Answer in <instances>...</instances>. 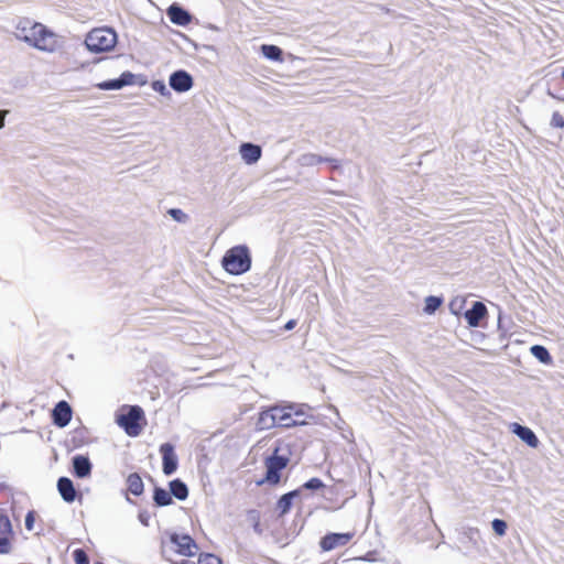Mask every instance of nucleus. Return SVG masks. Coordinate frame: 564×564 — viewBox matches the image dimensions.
Returning a JSON list of instances; mask_svg holds the SVG:
<instances>
[{
	"label": "nucleus",
	"instance_id": "nucleus-1",
	"mask_svg": "<svg viewBox=\"0 0 564 564\" xmlns=\"http://www.w3.org/2000/svg\"><path fill=\"white\" fill-rule=\"evenodd\" d=\"M307 415L303 405L289 403L276 404L262 410L256 423L258 431L271 430L275 426L293 427L307 424Z\"/></svg>",
	"mask_w": 564,
	"mask_h": 564
},
{
	"label": "nucleus",
	"instance_id": "nucleus-2",
	"mask_svg": "<svg viewBox=\"0 0 564 564\" xmlns=\"http://www.w3.org/2000/svg\"><path fill=\"white\" fill-rule=\"evenodd\" d=\"M17 31L20 39L37 50L54 52L58 46L57 36L51 30L29 18L19 21Z\"/></svg>",
	"mask_w": 564,
	"mask_h": 564
},
{
	"label": "nucleus",
	"instance_id": "nucleus-3",
	"mask_svg": "<svg viewBox=\"0 0 564 564\" xmlns=\"http://www.w3.org/2000/svg\"><path fill=\"white\" fill-rule=\"evenodd\" d=\"M223 268L232 275H240L250 270L251 257L246 246H235L226 251L223 260Z\"/></svg>",
	"mask_w": 564,
	"mask_h": 564
},
{
	"label": "nucleus",
	"instance_id": "nucleus-4",
	"mask_svg": "<svg viewBox=\"0 0 564 564\" xmlns=\"http://www.w3.org/2000/svg\"><path fill=\"white\" fill-rule=\"evenodd\" d=\"M85 44L90 52H108L116 46L117 34L109 28H96L87 34Z\"/></svg>",
	"mask_w": 564,
	"mask_h": 564
},
{
	"label": "nucleus",
	"instance_id": "nucleus-5",
	"mask_svg": "<svg viewBox=\"0 0 564 564\" xmlns=\"http://www.w3.org/2000/svg\"><path fill=\"white\" fill-rule=\"evenodd\" d=\"M279 449L274 451V454L265 458L264 465L267 468L265 476L262 480L258 481V485L264 482L275 486L281 480V471L288 466L289 458L285 456L278 455Z\"/></svg>",
	"mask_w": 564,
	"mask_h": 564
},
{
	"label": "nucleus",
	"instance_id": "nucleus-6",
	"mask_svg": "<svg viewBox=\"0 0 564 564\" xmlns=\"http://www.w3.org/2000/svg\"><path fill=\"white\" fill-rule=\"evenodd\" d=\"M143 419V411L140 406H130L128 412L118 417V424L124 429L128 435L138 436L142 426L140 421Z\"/></svg>",
	"mask_w": 564,
	"mask_h": 564
},
{
	"label": "nucleus",
	"instance_id": "nucleus-7",
	"mask_svg": "<svg viewBox=\"0 0 564 564\" xmlns=\"http://www.w3.org/2000/svg\"><path fill=\"white\" fill-rule=\"evenodd\" d=\"M15 533L8 514L0 512V554H9L13 550Z\"/></svg>",
	"mask_w": 564,
	"mask_h": 564
},
{
	"label": "nucleus",
	"instance_id": "nucleus-8",
	"mask_svg": "<svg viewBox=\"0 0 564 564\" xmlns=\"http://www.w3.org/2000/svg\"><path fill=\"white\" fill-rule=\"evenodd\" d=\"M169 547L171 551L182 556H193L197 550L195 541L187 534H172L170 536Z\"/></svg>",
	"mask_w": 564,
	"mask_h": 564
},
{
	"label": "nucleus",
	"instance_id": "nucleus-9",
	"mask_svg": "<svg viewBox=\"0 0 564 564\" xmlns=\"http://www.w3.org/2000/svg\"><path fill=\"white\" fill-rule=\"evenodd\" d=\"M160 453L162 455V467L165 475H172L177 469V456L174 451V446L171 443H163L160 446Z\"/></svg>",
	"mask_w": 564,
	"mask_h": 564
},
{
	"label": "nucleus",
	"instance_id": "nucleus-10",
	"mask_svg": "<svg viewBox=\"0 0 564 564\" xmlns=\"http://www.w3.org/2000/svg\"><path fill=\"white\" fill-rule=\"evenodd\" d=\"M354 538V533H328L321 540L323 551H332L338 546H344Z\"/></svg>",
	"mask_w": 564,
	"mask_h": 564
},
{
	"label": "nucleus",
	"instance_id": "nucleus-11",
	"mask_svg": "<svg viewBox=\"0 0 564 564\" xmlns=\"http://www.w3.org/2000/svg\"><path fill=\"white\" fill-rule=\"evenodd\" d=\"M72 408L66 401H59L52 412V419L56 426L65 427L72 420Z\"/></svg>",
	"mask_w": 564,
	"mask_h": 564
},
{
	"label": "nucleus",
	"instance_id": "nucleus-12",
	"mask_svg": "<svg viewBox=\"0 0 564 564\" xmlns=\"http://www.w3.org/2000/svg\"><path fill=\"white\" fill-rule=\"evenodd\" d=\"M170 86L178 93L187 91L193 86L192 76L185 70H177L170 77Z\"/></svg>",
	"mask_w": 564,
	"mask_h": 564
},
{
	"label": "nucleus",
	"instance_id": "nucleus-13",
	"mask_svg": "<svg viewBox=\"0 0 564 564\" xmlns=\"http://www.w3.org/2000/svg\"><path fill=\"white\" fill-rule=\"evenodd\" d=\"M488 314L487 307L482 302H475L473 307L465 313V318L469 326L477 327L480 321Z\"/></svg>",
	"mask_w": 564,
	"mask_h": 564
},
{
	"label": "nucleus",
	"instance_id": "nucleus-14",
	"mask_svg": "<svg viewBox=\"0 0 564 564\" xmlns=\"http://www.w3.org/2000/svg\"><path fill=\"white\" fill-rule=\"evenodd\" d=\"M133 74H131L130 72H124L121 74L120 78L105 80L102 83L97 84V87L101 90L120 89L123 86L133 84Z\"/></svg>",
	"mask_w": 564,
	"mask_h": 564
},
{
	"label": "nucleus",
	"instance_id": "nucleus-15",
	"mask_svg": "<svg viewBox=\"0 0 564 564\" xmlns=\"http://www.w3.org/2000/svg\"><path fill=\"white\" fill-rule=\"evenodd\" d=\"M74 474L78 478L88 477L91 473V464L88 457L76 455L73 458Z\"/></svg>",
	"mask_w": 564,
	"mask_h": 564
},
{
	"label": "nucleus",
	"instance_id": "nucleus-16",
	"mask_svg": "<svg viewBox=\"0 0 564 564\" xmlns=\"http://www.w3.org/2000/svg\"><path fill=\"white\" fill-rule=\"evenodd\" d=\"M57 489L66 502H73L76 498V490L73 481L67 477H61L57 481Z\"/></svg>",
	"mask_w": 564,
	"mask_h": 564
},
{
	"label": "nucleus",
	"instance_id": "nucleus-17",
	"mask_svg": "<svg viewBox=\"0 0 564 564\" xmlns=\"http://www.w3.org/2000/svg\"><path fill=\"white\" fill-rule=\"evenodd\" d=\"M170 20L178 25H186L191 22V15L183 8L173 4L167 9Z\"/></svg>",
	"mask_w": 564,
	"mask_h": 564
},
{
	"label": "nucleus",
	"instance_id": "nucleus-18",
	"mask_svg": "<svg viewBox=\"0 0 564 564\" xmlns=\"http://www.w3.org/2000/svg\"><path fill=\"white\" fill-rule=\"evenodd\" d=\"M523 442H525L529 446L535 448L539 445V440L536 435L527 426H522L518 423L513 424L512 430Z\"/></svg>",
	"mask_w": 564,
	"mask_h": 564
},
{
	"label": "nucleus",
	"instance_id": "nucleus-19",
	"mask_svg": "<svg viewBox=\"0 0 564 564\" xmlns=\"http://www.w3.org/2000/svg\"><path fill=\"white\" fill-rule=\"evenodd\" d=\"M240 154L248 164H252L260 159L261 148L252 143H243L240 147Z\"/></svg>",
	"mask_w": 564,
	"mask_h": 564
},
{
	"label": "nucleus",
	"instance_id": "nucleus-20",
	"mask_svg": "<svg viewBox=\"0 0 564 564\" xmlns=\"http://www.w3.org/2000/svg\"><path fill=\"white\" fill-rule=\"evenodd\" d=\"M128 491L134 496L143 494L144 485L141 476L137 473H132L127 478Z\"/></svg>",
	"mask_w": 564,
	"mask_h": 564
},
{
	"label": "nucleus",
	"instance_id": "nucleus-21",
	"mask_svg": "<svg viewBox=\"0 0 564 564\" xmlns=\"http://www.w3.org/2000/svg\"><path fill=\"white\" fill-rule=\"evenodd\" d=\"M300 494L299 490L290 491L285 495H283L276 502V510L279 511L280 516H283L288 513L292 507V500L293 498L297 497Z\"/></svg>",
	"mask_w": 564,
	"mask_h": 564
},
{
	"label": "nucleus",
	"instance_id": "nucleus-22",
	"mask_svg": "<svg viewBox=\"0 0 564 564\" xmlns=\"http://www.w3.org/2000/svg\"><path fill=\"white\" fill-rule=\"evenodd\" d=\"M170 492L178 500H185L188 496V489L185 482L181 479L170 481Z\"/></svg>",
	"mask_w": 564,
	"mask_h": 564
},
{
	"label": "nucleus",
	"instance_id": "nucleus-23",
	"mask_svg": "<svg viewBox=\"0 0 564 564\" xmlns=\"http://www.w3.org/2000/svg\"><path fill=\"white\" fill-rule=\"evenodd\" d=\"M261 52L268 59L283 62L282 50L276 45L263 44L261 45Z\"/></svg>",
	"mask_w": 564,
	"mask_h": 564
},
{
	"label": "nucleus",
	"instance_id": "nucleus-24",
	"mask_svg": "<svg viewBox=\"0 0 564 564\" xmlns=\"http://www.w3.org/2000/svg\"><path fill=\"white\" fill-rule=\"evenodd\" d=\"M153 499H154V502L160 507L169 506L173 501L171 492L166 491L163 488H159V487L154 489Z\"/></svg>",
	"mask_w": 564,
	"mask_h": 564
},
{
	"label": "nucleus",
	"instance_id": "nucleus-25",
	"mask_svg": "<svg viewBox=\"0 0 564 564\" xmlns=\"http://www.w3.org/2000/svg\"><path fill=\"white\" fill-rule=\"evenodd\" d=\"M532 355L538 358L541 362L549 364L551 362V355L549 350L540 345H534L531 347Z\"/></svg>",
	"mask_w": 564,
	"mask_h": 564
},
{
	"label": "nucleus",
	"instance_id": "nucleus-26",
	"mask_svg": "<svg viewBox=\"0 0 564 564\" xmlns=\"http://www.w3.org/2000/svg\"><path fill=\"white\" fill-rule=\"evenodd\" d=\"M247 520L253 527L254 531L261 532V516L260 512L256 509H251L247 511Z\"/></svg>",
	"mask_w": 564,
	"mask_h": 564
},
{
	"label": "nucleus",
	"instance_id": "nucleus-27",
	"mask_svg": "<svg viewBox=\"0 0 564 564\" xmlns=\"http://www.w3.org/2000/svg\"><path fill=\"white\" fill-rule=\"evenodd\" d=\"M442 304V300L436 296H427L425 299L424 312L427 314H433Z\"/></svg>",
	"mask_w": 564,
	"mask_h": 564
},
{
	"label": "nucleus",
	"instance_id": "nucleus-28",
	"mask_svg": "<svg viewBox=\"0 0 564 564\" xmlns=\"http://www.w3.org/2000/svg\"><path fill=\"white\" fill-rule=\"evenodd\" d=\"M40 520V517L35 510H30L25 516V529L28 531H34L35 530V523Z\"/></svg>",
	"mask_w": 564,
	"mask_h": 564
},
{
	"label": "nucleus",
	"instance_id": "nucleus-29",
	"mask_svg": "<svg viewBox=\"0 0 564 564\" xmlns=\"http://www.w3.org/2000/svg\"><path fill=\"white\" fill-rule=\"evenodd\" d=\"M491 525H492V529L495 531V533L499 536H502L506 534L507 532V523L506 521L501 520V519H495L492 522H491Z\"/></svg>",
	"mask_w": 564,
	"mask_h": 564
},
{
	"label": "nucleus",
	"instance_id": "nucleus-30",
	"mask_svg": "<svg viewBox=\"0 0 564 564\" xmlns=\"http://www.w3.org/2000/svg\"><path fill=\"white\" fill-rule=\"evenodd\" d=\"M198 564H223L220 558L214 554L205 553L198 556Z\"/></svg>",
	"mask_w": 564,
	"mask_h": 564
},
{
	"label": "nucleus",
	"instance_id": "nucleus-31",
	"mask_svg": "<svg viewBox=\"0 0 564 564\" xmlns=\"http://www.w3.org/2000/svg\"><path fill=\"white\" fill-rule=\"evenodd\" d=\"M73 557L76 564H89L88 555L83 549H76L73 552Z\"/></svg>",
	"mask_w": 564,
	"mask_h": 564
},
{
	"label": "nucleus",
	"instance_id": "nucleus-32",
	"mask_svg": "<svg viewBox=\"0 0 564 564\" xmlns=\"http://www.w3.org/2000/svg\"><path fill=\"white\" fill-rule=\"evenodd\" d=\"M323 487H324L323 481L316 477L311 478L303 485V488L311 489V490L322 489Z\"/></svg>",
	"mask_w": 564,
	"mask_h": 564
},
{
	"label": "nucleus",
	"instance_id": "nucleus-33",
	"mask_svg": "<svg viewBox=\"0 0 564 564\" xmlns=\"http://www.w3.org/2000/svg\"><path fill=\"white\" fill-rule=\"evenodd\" d=\"M551 126L553 128H564V117L558 111L553 112L551 118Z\"/></svg>",
	"mask_w": 564,
	"mask_h": 564
},
{
	"label": "nucleus",
	"instance_id": "nucleus-34",
	"mask_svg": "<svg viewBox=\"0 0 564 564\" xmlns=\"http://www.w3.org/2000/svg\"><path fill=\"white\" fill-rule=\"evenodd\" d=\"M169 214L176 220V221H180V223H183L187 219V215L185 213H183L181 209H177V208H172L169 210Z\"/></svg>",
	"mask_w": 564,
	"mask_h": 564
},
{
	"label": "nucleus",
	"instance_id": "nucleus-35",
	"mask_svg": "<svg viewBox=\"0 0 564 564\" xmlns=\"http://www.w3.org/2000/svg\"><path fill=\"white\" fill-rule=\"evenodd\" d=\"M11 490L10 485L7 480L0 478V494H4Z\"/></svg>",
	"mask_w": 564,
	"mask_h": 564
},
{
	"label": "nucleus",
	"instance_id": "nucleus-36",
	"mask_svg": "<svg viewBox=\"0 0 564 564\" xmlns=\"http://www.w3.org/2000/svg\"><path fill=\"white\" fill-rule=\"evenodd\" d=\"M466 534L468 535L469 539H473L475 536H479V530L477 528H469L466 531Z\"/></svg>",
	"mask_w": 564,
	"mask_h": 564
},
{
	"label": "nucleus",
	"instance_id": "nucleus-37",
	"mask_svg": "<svg viewBox=\"0 0 564 564\" xmlns=\"http://www.w3.org/2000/svg\"><path fill=\"white\" fill-rule=\"evenodd\" d=\"M295 326H296V321H295V319H290V321L284 325V328H285L286 330H290V329H293Z\"/></svg>",
	"mask_w": 564,
	"mask_h": 564
},
{
	"label": "nucleus",
	"instance_id": "nucleus-38",
	"mask_svg": "<svg viewBox=\"0 0 564 564\" xmlns=\"http://www.w3.org/2000/svg\"><path fill=\"white\" fill-rule=\"evenodd\" d=\"M177 564H198V562H197V563H194L193 561H189V560H182V561H181L180 563H177Z\"/></svg>",
	"mask_w": 564,
	"mask_h": 564
},
{
	"label": "nucleus",
	"instance_id": "nucleus-39",
	"mask_svg": "<svg viewBox=\"0 0 564 564\" xmlns=\"http://www.w3.org/2000/svg\"><path fill=\"white\" fill-rule=\"evenodd\" d=\"M4 124V115L2 112H0V129L3 127Z\"/></svg>",
	"mask_w": 564,
	"mask_h": 564
},
{
	"label": "nucleus",
	"instance_id": "nucleus-40",
	"mask_svg": "<svg viewBox=\"0 0 564 564\" xmlns=\"http://www.w3.org/2000/svg\"><path fill=\"white\" fill-rule=\"evenodd\" d=\"M561 78H562V79H563V82H564V68L562 69Z\"/></svg>",
	"mask_w": 564,
	"mask_h": 564
}]
</instances>
